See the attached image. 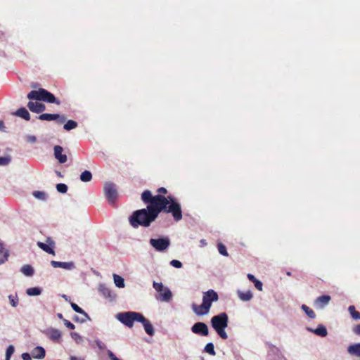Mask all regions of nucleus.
I'll return each mask as SVG.
<instances>
[{
	"label": "nucleus",
	"mask_w": 360,
	"mask_h": 360,
	"mask_svg": "<svg viewBox=\"0 0 360 360\" xmlns=\"http://www.w3.org/2000/svg\"><path fill=\"white\" fill-rule=\"evenodd\" d=\"M169 200L161 195H152L150 191H145L141 195V199L145 203H148L147 208L158 212L172 213L176 221L182 218L180 205L169 197Z\"/></svg>",
	"instance_id": "nucleus-1"
},
{
	"label": "nucleus",
	"mask_w": 360,
	"mask_h": 360,
	"mask_svg": "<svg viewBox=\"0 0 360 360\" xmlns=\"http://www.w3.org/2000/svg\"><path fill=\"white\" fill-rule=\"evenodd\" d=\"M161 212L148 208L136 210L129 217V221L134 228L139 226L148 227L155 220Z\"/></svg>",
	"instance_id": "nucleus-2"
},
{
	"label": "nucleus",
	"mask_w": 360,
	"mask_h": 360,
	"mask_svg": "<svg viewBox=\"0 0 360 360\" xmlns=\"http://www.w3.org/2000/svg\"><path fill=\"white\" fill-rule=\"evenodd\" d=\"M219 299L217 293L214 290H209L203 293L202 303L200 305L192 304V309L198 316L206 315L210 312L212 302Z\"/></svg>",
	"instance_id": "nucleus-3"
},
{
	"label": "nucleus",
	"mask_w": 360,
	"mask_h": 360,
	"mask_svg": "<svg viewBox=\"0 0 360 360\" xmlns=\"http://www.w3.org/2000/svg\"><path fill=\"white\" fill-rule=\"evenodd\" d=\"M211 325L221 338L224 340L228 338L225 331V328L228 326V316L226 313L223 312L214 316L211 319Z\"/></svg>",
	"instance_id": "nucleus-4"
},
{
	"label": "nucleus",
	"mask_w": 360,
	"mask_h": 360,
	"mask_svg": "<svg viewBox=\"0 0 360 360\" xmlns=\"http://www.w3.org/2000/svg\"><path fill=\"white\" fill-rule=\"evenodd\" d=\"M27 98L30 100L41 101L49 103H56L60 105V101L57 100L53 94L49 92L44 89H39V90L31 91L27 94Z\"/></svg>",
	"instance_id": "nucleus-5"
},
{
	"label": "nucleus",
	"mask_w": 360,
	"mask_h": 360,
	"mask_svg": "<svg viewBox=\"0 0 360 360\" xmlns=\"http://www.w3.org/2000/svg\"><path fill=\"white\" fill-rule=\"evenodd\" d=\"M116 317L120 322L129 328L133 326L134 321H139V319H142L141 314L134 311L119 313Z\"/></svg>",
	"instance_id": "nucleus-6"
},
{
	"label": "nucleus",
	"mask_w": 360,
	"mask_h": 360,
	"mask_svg": "<svg viewBox=\"0 0 360 360\" xmlns=\"http://www.w3.org/2000/svg\"><path fill=\"white\" fill-rule=\"evenodd\" d=\"M153 288L159 292L157 299L162 302H169L172 297V292L167 287H165L162 283L153 282Z\"/></svg>",
	"instance_id": "nucleus-7"
},
{
	"label": "nucleus",
	"mask_w": 360,
	"mask_h": 360,
	"mask_svg": "<svg viewBox=\"0 0 360 360\" xmlns=\"http://www.w3.org/2000/svg\"><path fill=\"white\" fill-rule=\"evenodd\" d=\"M150 244L159 252H162L168 248L170 241L168 238H162L158 239L151 238Z\"/></svg>",
	"instance_id": "nucleus-8"
},
{
	"label": "nucleus",
	"mask_w": 360,
	"mask_h": 360,
	"mask_svg": "<svg viewBox=\"0 0 360 360\" xmlns=\"http://www.w3.org/2000/svg\"><path fill=\"white\" fill-rule=\"evenodd\" d=\"M105 195L110 203H113L117 198V191L115 185L111 182H106L104 185Z\"/></svg>",
	"instance_id": "nucleus-9"
},
{
	"label": "nucleus",
	"mask_w": 360,
	"mask_h": 360,
	"mask_svg": "<svg viewBox=\"0 0 360 360\" xmlns=\"http://www.w3.org/2000/svg\"><path fill=\"white\" fill-rule=\"evenodd\" d=\"M191 331L197 335L202 336H207L209 335V329L207 326L202 322H197L191 327Z\"/></svg>",
	"instance_id": "nucleus-10"
},
{
	"label": "nucleus",
	"mask_w": 360,
	"mask_h": 360,
	"mask_svg": "<svg viewBox=\"0 0 360 360\" xmlns=\"http://www.w3.org/2000/svg\"><path fill=\"white\" fill-rule=\"evenodd\" d=\"M39 119L41 120H46V121H51V120H58V123H63L65 121V117L64 116H60L58 114H49V113H44L41 115H39Z\"/></svg>",
	"instance_id": "nucleus-11"
},
{
	"label": "nucleus",
	"mask_w": 360,
	"mask_h": 360,
	"mask_svg": "<svg viewBox=\"0 0 360 360\" xmlns=\"http://www.w3.org/2000/svg\"><path fill=\"white\" fill-rule=\"evenodd\" d=\"M51 264L54 268H62L66 270H72L75 268V264L73 262H63L57 261H51Z\"/></svg>",
	"instance_id": "nucleus-12"
},
{
	"label": "nucleus",
	"mask_w": 360,
	"mask_h": 360,
	"mask_svg": "<svg viewBox=\"0 0 360 360\" xmlns=\"http://www.w3.org/2000/svg\"><path fill=\"white\" fill-rule=\"evenodd\" d=\"M28 108L34 112L40 113L45 110L46 106L43 103L30 101L27 103Z\"/></svg>",
	"instance_id": "nucleus-13"
},
{
	"label": "nucleus",
	"mask_w": 360,
	"mask_h": 360,
	"mask_svg": "<svg viewBox=\"0 0 360 360\" xmlns=\"http://www.w3.org/2000/svg\"><path fill=\"white\" fill-rule=\"evenodd\" d=\"M63 148L60 146L54 147V156L60 163H65L67 161V156L63 154Z\"/></svg>",
	"instance_id": "nucleus-14"
},
{
	"label": "nucleus",
	"mask_w": 360,
	"mask_h": 360,
	"mask_svg": "<svg viewBox=\"0 0 360 360\" xmlns=\"http://www.w3.org/2000/svg\"><path fill=\"white\" fill-rule=\"evenodd\" d=\"M46 335L53 341L59 342L61 338V333L56 328H49L46 330Z\"/></svg>",
	"instance_id": "nucleus-15"
},
{
	"label": "nucleus",
	"mask_w": 360,
	"mask_h": 360,
	"mask_svg": "<svg viewBox=\"0 0 360 360\" xmlns=\"http://www.w3.org/2000/svg\"><path fill=\"white\" fill-rule=\"evenodd\" d=\"M141 318L142 319H139V322H141L143 323L146 333L150 336H153L154 335V329H153L152 324L142 314H141Z\"/></svg>",
	"instance_id": "nucleus-16"
},
{
	"label": "nucleus",
	"mask_w": 360,
	"mask_h": 360,
	"mask_svg": "<svg viewBox=\"0 0 360 360\" xmlns=\"http://www.w3.org/2000/svg\"><path fill=\"white\" fill-rule=\"evenodd\" d=\"M13 115L23 118L25 120H30V115L25 108H20L15 112H12Z\"/></svg>",
	"instance_id": "nucleus-17"
},
{
	"label": "nucleus",
	"mask_w": 360,
	"mask_h": 360,
	"mask_svg": "<svg viewBox=\"0 0 360 360\" xmlns=\"http://www.w3.org/2000/svg\"><path fill=\"white\" fill-rule=\"evenodd\" d=\"M9 251L5 248L3 243L0 242V264L5 263L8 258Z\"/></svg>",
	"instance_id": "nucleus-18"
},
{
	"label": "nucleus",
	"mask_w": 360,
	"mask_h": 360,
	"mask_svg": "<svg viewBox=\"0 0 360 360\" xmlns=\"http://www.w3.org/2000/svg\"><path fill=\"white\" fill-rule=\"evenodd\" d=\"M347 352L352 356L360 357V343L349 345Z\"/></svg>",
	"instance_id": "nucleus-19"
},
{
	"label": "nucleus",
	"mask_w": 360,
	"mask_h": 360,
	"mask_svg": "<svg viewBox=\"0 0 360 360\" xmlns=\"http://www.w3.org/2000/svg\"><path fill=\"white\" fill-rule=\"evenodd\" d=\"M330 300V297L329 295H322L316 300V303L319 304L320 308H323L326 305L328 304Z\"/></svg>",
	"instance_id": "nucleus-20"
},
{
	"label": "nucleus",
	"mask_w": 360,
	"mask_h": 360,
	"mask_svg": "<svg viewBox=\"0 0 360 360\" xmlns=\"http://www.w3.org/2000/svg\"><path fill=\"white\" fill-rule=\"evenodd\" d=\"M32 355L35 359H43L45 356V350L43 347L38 346L33 349Z\"/></svg>",
	"instance_id": "nucleus-21"
},
{
	"label": "nucleus",
	"mask_w": 360,
	"mask_h": 360,
	"mask_svg": "<svg viewBox=\"0 0 360 360\" xmlns=\"http://www.w3.org/2000/svg\"><path fill=\"white\" fill-rule=\"evenodd\" d=\"M237 293L239 298L244 302L250 301L252 298V293L250 290H248L246 292L238 290Z\"/></svg>",
	"instance_id": "nucleus-22"
},
{
	"label": "nucleus",
	"mask_w": 360,
	"mask_h": 360,
	"mask_svg": "<svg viewBox=\"0 0 360 360\" xmlns=\"http://www.w3.org/2000/svg\"><path fill=\"white\" fill-rule=\"evenodd\" d=\"M37 245L39 248L42 249L46 252L51 254L53 255H55L53 247L49 246L48 244L44 243L42 242H37Z\"/></svg>",
	"instance_id": "nucleus-23"
},
{
	"label": "nucleus",
	"mask_w": 360,
	"mask_h": 360,
	"mask_svg": "<svg viewBox=\"0 0 360 360\" xmlns=\"http://www.w3.org/2000/svg\"><path fill=\"white\" fill-rule=\"evenodd\" d=\"M21 272L27 276H32L34 274V269L32 266L25 264L22 266Z\"/></svg>",
	"instance_id": "nucleus-24"
},
{
	"label": "nucleus",
	"mask_w": 360,
	"mask_h": 360,
	"mask_svg": "<svg viewBox=\"0 0 360 360\" xmlns=\"http://www.w3.org/2000/svg\"><path fill=\"white\" fill-rule=\"evenodd\" d=\"M313 332L321 337H326L328 334L326 327L323 325H319L317 328L313 330Z\"/></svg>",
	"instance_id": "nucleus-25"
},
{
	"label": "nucleus",
	"mask_w": 360,
	"mask_h": 360,
	"mask_svg": "<svg viewBox=\"0 0 360 360\" xmlns=\"http://www.w3.org/2000/svg\"><path fill=\"white\" fill-rule=\"evenodd\" d=\"M92 179V174L91 173L88 171L85 170L80 174V180L83 182H89Z\"/></svg>",
	"instance_id": "nucleus-26"
},
{
	"label": "nucleus",
	"mask_w": 360,
	"mask_h": 360,
	"mask_svg": "<svg viewBox=\"0 0 360 360\" xmlns=\"http://www.w3.org/2000/svg\"><path fill=\"white\" fill-rule=\"evenodd\" d=\"M114 282L117 287L118 288H124V281L122 277L119 275L114 274L113 275Z\"/></svg>",
	"instance_id": "nucleus-27"
},
{
	"label": "nucleus",
	"mask_w": 360,
	"mask_h": 360,
	"mask_svg": "<svg viewBox=\"0 0 360 360\" xmlns=\"http://www.w3.org/2000/svg\"><path fill=\"white\" fill-rule=\"evenodd\" d=\"M348 311L354 319H355V320L360 319V313L359 311H356L354 306H353V305L349 306L348 308Z\"/></svg>",
	"instance_id": "nucleus-28"
},
{
	"label": "nucleus",
	"mask_w": 360,
	"mask_h": 360,
	"mask_svg": "<svg viewBox=\"0 0 360 360\" xmlns=\"http://www.w3.org/2000/svg\"><path fill=\"white\" fill-rule=\"evenodd\" d=\"M26 292L30 296L39 295L41 293V290L39 288H30L27 289Z\"/></svg>",
	"instance_id": "nucleus-29"
},
{
	"label": "nucleus",
	"mask_w": 360,
	"mask_h": 360,
	"mask_svg": "<svg viewBox=\"0 0 360 360\" xmlns=\"http://www.w3.org/2000/svg\"><path fill=\"white\" fill-rule=\"evenodd\" d=\"M302 309L304 311V312L307 314V315L309 318H311V319L315 318V313H314V311L311 309H310L309 307H307L305 304H302Z\"/></svg>",
	"instance_id": "nucleus-30"
},
{
	"label": "nucleus",
	"mask_w": 360,
	"mask_h": 360,
	"mask_svg": "<svg viewBox=\"0 0 360 360\" xmlns=\"http://www.w3.org/2000/svg\"><path fill=\"white\" fill-rule=\"evenodd\" d=\"M77 126V124L75 121L73 120H68L64 125V129L67 131H70L71 129H73L76 128Z\"/></svg>",
	"instance_id": "nucleus-31"
},
{
	"label": "nucleus",
	"mask_w": 360,
	"mask_h": 360,
	"mask_svg": "<svg viewBox=\"0 0 360 360\" xmlns=\"http://www.w3.org/2000/svg\"><path fill=\"white\" fill-rule=\"evenodd\" d=\"M71 307L76 312L82 314L84 315L86 318H88L87 314L82 308H80L77 304H76L75 303L71 302Z\"/></svg>",
	"instance_id": "nucleus-32"
},
{
	"label": "nucleus",
	"mask_w": 360,
	"mask_h": 360,
	"mask_svg": "<svg viewBox=\"0 0 360 360\" xmlns=\"http://www.w3.org/2000/svg\"><path fill=\"white\" fill-rule=\"evenodd\" d=\"M214 345L212 343H207L205 347V351L211 354V355H215V352L214 349Z\"/></svg>",
	"instance_id": "nucleus-33"
},
{
	"label": "nucleus",
	"mask_w": 360,
	"mask_h": 360,
	"mask_svg": "<svg viewBox=\"0 0 360 360\" xmlns=\"http://www.w3.org/2000/svg\"><path fill=\"white\" fill-rule=\"evenodd\" d=\"M8 299H9L11 304L13 307H17V305L18 304V298L17 295H11L8 296Z\"/></svg>",
	"instance_id": "nucleus-34"
},
{
	"label": "nucleus",
	"mask_w": 360,
	"mask_h": 360,
	"mask_svg": "<svg viewBox=\"0 0 360 360\" xmlns=\"http://www.w3.org/2000/svg\"><path fill=\"white\" fill-rule=\"evenodd\" d=\"M70 335H71V338L77 343V344H80L83 342V338L82 336H80L78 333H70Z\"/></svg>",
	"instance_id": "nucleus-35"
},
{
	"label": "nucleus",
	"mask_w": 360,
	"mask_h": 360,
	"mask_svg": "<svg viewBox=\"0 0 360 360\" xmlns=\"http://www.w3.org/2000/svg\"><path fill=\"white\" fill-rule=\"evenodd\" d=\"M217 247L220 254L226 257L229 255L226 246L224 245H223L222 243H219Z\"/></svg>",
	"instance_id": "nucleus-36"
},
{
	"label": "nucleus",
	"mask_w": 360,
	"mask_h": 360,
	"mask_svg": "<svg viewBox=\"0 0 360 360\" xmlns=\"http://www.w3.org/2000/svg\"><path fill=\"white\" fill-rule=\"evenodd\" d=\"M33 195L40 200H45L46 198V194L43 191H34Z\"/></svg>",
	"instance_id": "nucleus-37"
},
{
	"label": "nucleus",
	"mask_w": 360,
	"mask_h": 360,
	"mask_svg": "<svg viewBox=\"0 0 360 360\" xmlns=\"http://www.w3.org/2000/svg\"><path fill=\"white\" fill-rule=\"evenodd\" d=\"M57 191L61 193H65L68 191V186L64 184H58L56 186Z\"/></svg>",
	"instance_id": "nucleus-38"
},
{
	"label": "nucleus",
	"mask_w": 360,
	"mask_h": 360,
	"mask_svg": "<svg viewBox=\"0 0 360 360\" xmlns=\"http://www.w3.org/2000/svg\"><path fill=\"white\" fill-rule=\"evenodd\" d=\"M11 159L10 156L0 157V165L5 166L10 163Z\"/></svg>",
	"instance_id": "nucleus-39"
},
{
	"label": "nucleus",
	"mask_w": 360,
	"mask_h": 360,
	"mask_svg": "<svg viewBox=\"0 0 360 360\" xmlns=\"http://www.w3.org/2000/svg\"><path fill=\"white\" fill-rule=\"evenodd\" d=\"M14 350H15V349H14V347L13 345L8 346V347L6 349V359H10L11 355L13 354Z\"/></svg>",
	"instance_id": "nucleus-40"
},
{
	"label": "nucleus",
	"mask_w": 360,
	"mask_h": 360,
	"mask_svg": "<svg viewBox=\"0 0 360 360\" xmlns=\"http://www.w3.org/2000/svg\"><path fill=\"white\" fill-rule=\"evenodd\" d=\"M170 264L175 268H181L182 266L181 262L180 261L176 260V259L172 260L170 262Z\"/></svg>",
	"instance_id": "nucleus-41"
},
{
	"label": "nucleus",
	"mask_w": 360,
	"mask_h": 360,
	"mask_svg": "<svg viewBox=\"0 0 360 360\" xmlns=\"http://www.w3.org/2000/svg\"><path fill=\"white\" fill-rule=\"evenodd\" d=\"M64 324L68 327V328L73 330L75 329V325L72 323L70 321H69L67 319H63Z\"/></svg>",
	"instance_id": "nucleus-42"
},
{
	"label": "nucleus",
	"mask_w": 360,
	"mask_h": 360,
	"mask_svg": "<svg viewBox=\"0 0 360 360\" xmlns=\"http://www.w3.org/2000/svg\"><path fill=\"white\" fill-rule=\"evenodd\" d=\"M254 284H255V288L259 290V291H262V283L259 281H258L257 279L256 280V281H254L253 282Z\"/></svg>",
	"instance_id": "nucleus-43"
},
{
	"label": "nucleus",
	"mask_w": 360,
	"mask_h": 360,
	"mask_svg": "<svg viewBox=\"0 0 360 360\" xmlns=\"http://www.w3.org/2000/svg\"><path fill=\"white\" fill-rule=\"evenodd\" d=\"M108 355L109 356V358L110 359V360H122V359H118L111 351L108 350Z\"/></svg>",
	"instance_id": "nucleus-44"
},
{
	"label": "nucleus",
	"mask_w": 360,
	"mask_h": 360,
	"mask_svg": "<svg viewBox=\"0 0 360 360\" xmlns=\"http://www.w3.org/2000/svg\"><path fill=\"white\" fill-rule=\"evenodd\" d=\"M46 244H48L49 246L53 247L55 246L54 241L49 237H48L46 240Z\"/></svg>",
	"instance_id": "nucleus-45"
},
{
	"label": "nucleus",
	"mask_w": 360,
	"mask_h": 360,
	"mask_svg": "<svg viewBox=\"0 0 360 360\" xmlns=\"http://www.w3.org/2000/svg\"><path fill=\"white\" fill-rule=\"evenodd\" d=\"M96 343L100 349H104L105 348V345L102 343L101 341L96 340Z\"/></svg>",
	"instance_id": "nucleus-46"
},
{
	"label": "nucleus",
	"mask_w": 360,
	"mask_h": 360,
	"mask_svg": "<svg viewBox=\"0 0 360 360\" xmlns=\"http://www.w3.org/2000/svg\"><path fill=\"white\" fill-rule=\"evenodd\" d=\"M37 139L34 136H28L27 137V141L31 143H34L36 141Z\"/></svg>",
	"instance_id": "nucleus-47"
},
{
	"label": "nucleus",
	"mask_w": 360,
	"mask_h": 360,
	"mask_svg": "<svg viewBox=\"0 0 360 360\" xmlns=\"http://www.w3.org/2000/svg\"><path fill=\"white\" fill-rule=\"evenodd\" d=\"M22 358L23 360H32L31 357L28 353H23L22 354Z\"/></svg>",
	"instance_id": "nucleus-48"
},
{
	"label": "nucleus",
	"mask_w": 360,
	"mask_h": 360,
	"mask_svg": "<svg viewBox=\"0 0 360 360\" xmlns=\"http://www.w3.org/2000/svg\"><path fill=\"white\" fill-rule=\"evenodd\" d=\"M354 332L357 334V335H360V324L356 326L354 329H353Z\"/></svg>",
	"instance_id": "nucleus-49"
},
{
	"label": "nucleus",
	"mask_w": 360,
	"mask_h": 360,
	"mask_svg": "<svg viewBox=\"0 0 360 360\" xmlns=\"http://www.w3.org/2000/svg\"><path fill=\"white\" fill-rule=\"evenodd\" d=\"M248 278L252 282L256 281L257 280V278H255V277L251 274H248Z\"/></svg>",
	"instance_id": "nucleus-50"
},
{
	"label": "nucleus",
	"mask_w": 360,
	"mask_h": 360,
	"mask_svg": "<svg viewBox=\"0 0 360 360\" xmlns=\"http://www.w3.org/2000/svg\"><path fill=\"white\" fill-rule=\"evenodd\" d=\"M0 131H5L4 122L1 120H0Z\"/></svg>",
	"instance_id": "nucleus-51"
},
{
	"label": "nucleus",
	"mask_w": 360,
	"mask_h": 360,
	"mask_svg": "<svg viewBox=\"0 0 360 360\" xmlns=\"http://www.w3.org/2000/svg\"><path fill=\"white\" fill-rule=\"evenodd\" d=\"M158 193H167V190L162 187V188H160L158 190Z\"/></svg>",
	"instance_id": "nucleus-52"
},
{
	"label": "nucleus",
	"mask_w": 360,
	"mask_h": 360,
	"mask_svg": "<svg viewBox=\"0 0 360 360\" xmlns=\"http://www.w3.org/2000/svg\"><path fill=\"white\" fill-rule=\"evenodd\" d=\"M70 360H84L81 358H77V357H75V356H72Z\"/></svg>",
	"instance_id": "nucleus-53"
},
{
	"label": "nucleus",
	"mask_w": 360,
	"mask_h": 360,
	"mask_svg": "<svg viewBox=\"0 0 360 360\" xmlns=\"http://www.w3.org/2000/svg\"><path fill=\"white\" fill-rule=\"evenodd\" d=\"M200 243H202V245H206L205 240H203V239H202V240H200Z\"/></svg>",
	"instance_id": "nucleus-54"
},
{
	"label": "nucleus",
	"mask_w": 360,
	"mask_h": 360,
	"mask_svg": "<svg viewBox=\"0 0 360 360\" xmlns=\"http://www.w3.org/2000/svg\"><path fill=\"white\" fill-rule=\"evenodd\" d=\"M58 317L59 319H63V315H62L61 314H58Z\"/></svg>",
	"instance_id": "nucleus-55"
},
{
	"label": "nucleus",
	"mask_w": 360,
	"mask_h": 360,
	"mask_svg": "<svg viewBox=\"0 0 360 360\" xmlns=\"http://www.w3.org/2000/svg\"><path fill=\"white\" fill-rule=\"evenodd\" d=\"M287 275L288 276H291V273L288 271V272H287Z\"/></svg>",
	"instance_id": "nucleus-56"
},
{
	"label": "nucleus",
	"mask_w": 360,
	"mask_h": 360,
	"mask_svg": "<svg viewBox=\"0 0 360 360\" xmlns=\"http://www.w3.org/2000/svg\"><path fill=\"white\" fill-rule=\"evenodd\" d=\"M74 320H75V321H77V320H78V318H77V317H75V318L74 319Z\"/></svg>",
	"instance_id": "nucleus-57"
},
{
	"label": "nucleus",
	"mask_w": 360,
	"mask_h": 360,
	"mask_svg": "<svg viewBox=\"0 0 360 360\" xmlns=\"http://www.w3.org/2000/svg\"><path fill=\"white\" fill-rule=\"evenodd\" d=\"M63 297H65V299L66 300H68V299H67V296H66V295H64Z\"/></svg>",
	"instance_id": "nucleus-58"
},
{
	"label": "nucleus",
	"mask_w": 360,
	"mask_h": 360,
	"mask_svg": "<svg viewBox=\"0 0 360 360\" xmlns=\"http://www.w3.org/2000/svg\"><path fill=\"white\" fill-rule=\"evenodd\" d=\"M6 360H10V359H6Z\"/></svg>",
	"instance_id": "nucleus-59"
}]
</instances>
